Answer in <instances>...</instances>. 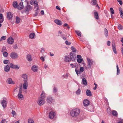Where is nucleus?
<instances>
[{
  "label": "nucleus",
  "instance_id": "f257e3e1",
  "mask_svg": "<svg viewBox=\"0 0 123 123\" xmlns=\"http://www.w3.org/2000/svg\"><path fill=\"white\" fill-rule=\"evenodd\" d=\"M46 97V94L44 91H43L41 95V97L38 98L37 103L39 105H42L45 102V99Z\"/></svg>",
  "mask_w": 123,
  "mask_h": 123
},
{
  "label": "nucleus",
  "instance_id": "f03ea898",
  "mask_svg": "<svg viewBox=\"0 0 123 123\" xmlns=\"http://www.w3.org/2000/svg\"><path fill=\"white\" fill-rule=\"evenodd\" d=\"M74 53L72 52L70 53V55L65 56L64 59L65 61L66 62H69L72 60L73 61H74L76 58V57H74Z\"/></svg>",
  "mask_w": 123,
  "mask_h": 123
},
{
  "label": "nucleus",
  "instance_id": "7ed1b4c3",
  "mask_svg": "<svg viewBox=\"0 0 123 123\" xmlns=\"http://www.w3.org/2000/svg\"><path fill=\"white\" fill-rule=\"evenodd\" d=\"M80 112V110L78 108L74 109L71 111L70 114L73 117H76L78 116Z\"/></svg>",
  "mask_w": 123,
  "mask_h": 123
},
{
  "label": "nucleus",
  "instance_id": "20e7f679",
  "mask_svg": "<svg viewBox=\"0 0 123 123\" xmlns=\"http://www.w3.org/2000/svg\"><path fill=\"white\" fill-rule=\"evenodd\" d=\"M84 69V68L83 67H81L80 69V71L78 69V68H76L75 69V71L76 73L78 75L79 74H80L81 73L83 72Z\"/></svg>",
  "mask_w": 123,
  "mask_h": 123
},
{
  "label": "nucleus",
  "instance_id": "39448f33",
  "mask_svg": "<svg viewBox=\"0 0 123 123\" xmlns=\"http://www.w3.org/2000/svg\"><path fill=\"white\" fill-rule=\"evenodd\" d=\"M87 67L89 69H90L91 68V66L92 64V62L91 60L89 58H87Z\"/></svg>",
  "mask_w": 123,
  "mask_h": 123
},
{
  "label": "nucleus",
  "instance_id": "423d86ee",
  "mask_svg": "<svg viewBox=\"0 0 123 123\" xmlns=\"http://www.w3.org/2000/svg\"><path fill=\"white\" fill-rule=\"evenodd\" d=\"M10 56L12 59H15L18 58V55L16 53L12 52L10 54Z\"/></svg>",
  "mask_w": 123,
  "mask_h": 123
},
{
  "label": "nucleus",
  "instance_id": "0eeeda50",
  "mask_svg": "<svg viewBox=\"0 0 123 123\" xmlns=\"http://www.w3.org/2000/svg\"><path fill=\"white\" fill-rule=\"evenodd\" d=\"M1 103L3 108H6L7 106V102L5 100H3L1 101Z\"/></svg>",
  "mask_w": 123,
  "mask_h": 123
},
{
  "label": "nucleus",
  "instance_id": "6e6552de",
  "mask_svg": "<svg viewBox=\"0 0 123 123\" xmlns=\"http://www.w3.org/2000/svg\"><path fill=\"white\" fill-rule=\"evenodd\" d=\"M7 41L9 44H12L14 42V40L12 37H10L7 40Z\"/></svg>",
  "mask_w": 123,
  "mask_h": 123
},
{
  "label": "nucleus",
  "instance_id": "1a4fd4ad",
  "mask_svg": "<svg viewBox=\"0 0 123 123\" xmlns=\"http://www.w3.org/2000/svg\"><path fill=\"white\" fill-rule=\"evenodd\" d=\"M7 16L8 19H10L12 18L13 14L11 12H8L7 13Z\"/></svg>",
  "mask_w": 123,
  "mask_h": 123
},
{
  "label": "nucleus",
  "instance_id": "9d476101",
  "mask_svg": "<svg viewBox=\"0 0 123 123\" xmlns=\"http://www.w3.org/2000/svg\"><path fill=\"white\" fill-rule=\"evenodd\" d=\"M53 100V97L51 96H49L47 97V101L48 103H50L52 102Z\"/></svg>",
  "mask_w": 123,
  "mask_h": 123
},
{
  "label": "nucleus",
  "instance_id": "9b49d317",
  "mask_svg": "<svg viewBox=\"0 0 123 123\" xmlns=\"http://www.w3.org/2000/svg\"><path fill=\"white\" fill-rule=\"evenodd\" d=\"M32 7L30 5L27 4L26 6L25 9V12H28L31 10L32 9Z\"/></svg>",
  "mask_w": 123,
  "mask_h": 123
},
{
  "label": "nucleus",
  "instance_id": "f8f14e48",
  "mask_svg": "<svg viewBox=\"0 0 123 123\" xmlns=\"http://www.w3.org/2000/svg\"><path fill=\"white\" fill-rule=\"evenodd\" d=\"M90 101L87 99H85L83 102V105L85 106H87L89 105Z\"/></svg>",
  "mask_w": 123,
  "mask_h": 123
},
{
  "label": "nucleus",
  "instance_id": "ddd939ff",
  "mask_svg": "<svg viewBox=\"0 0 123 123\" xmlns=\"http://www.w3.org/2000/svg\"><path fill=\"white\" fill-rule=\"evenodd\" d=\"M6 82L9 84H15V82L13 81L12 79L11 78H8L6 80Z\"/></svg>",
  "mask_w": 123,
  "mask_h": 123
},
{
  "label": "nucleus",
  "instance_id": "4468645a",
  "mask_svg": "<svg viewBox=\"0 0 123 123\" xmlns=\"http://www.w3.org/2000/svg\"><path fill=\"white\" fill-rule=\"evenodd\" d=\"M49 118L50 119H53L54 118V112L51 111L49 113Z\"/></svg>",
  "mask_w": 123,
  "mask_h": 123
},
{
  "label": "nucleus",
  "instance_id": "2eb2a0df",
  "mask_svg": "<svg viewBox=\"0 0 123 123\" xmlns=\"http://www.w3.org/2000/svg\"><path fill=\"white\" fill-rule=\"evenodd\" d=\"M54 22L57 25L60 26L62 24V22L60 20L58 19H56L54 20Z\"/></svg>",
  "mask_w": 123,
  "mask_h": 123
},
{
  "label": "nucleus",
  "instance_id": "dca6fc26",
  "mask_svg": "<svg viewBox=\"0 0 123 123\" xmlns=\"http://www.w3.org/2000/svg\"><path fill=\"white\" fill-rule=\"evenodd\" d=\"M22 77L24 81H27L28 80L27 75L25 74H23L22 75Z\"/></svg>",
  "mask_w": 123,
  "mask_h": 123
},
{
  "label": "nucleus",
  "instance_id": "f3484780",
  "mask_svg": "<svg viewBox=\"0 0 123 123\" xmlns=\"http://www.w3.org/2000/svg\"><path fill=\"white\" fill-rule=\"evenodd\" d=\"M28 85V83L27 81H24L23 84V88L25 89H27Z\"/></svg>",
  "mask_w": 123,
  "mask_h": 123
},
{
  "label": "nucleus",
  "instance_id": "a211bd4d",
  "mask_svg": "<svg viewBox=\"0 0 123 123\" xmlns=\"http://www.w3.org/2000/svg\"><path fill=\"white\" fill-rule=\"evenodd\" d=\"M31 69L33 71L36 72L38 70V67L36 66H33L32 67Z\"/></svg>",
  "mask_w": 123,
  "mask_h": 123
},
{
  "label": "nucleus",
  "instance_id": "6ab92c4d",
  "mask_svg": "<svg viewBox=\"0 0 123 123\" xmlns=\"http://www.w3.org/2000/svg\"><path fill=\"white\" fill-rule=\"evenodd\" d=\"M88 110L89 111L91 112H93L94 111L93 106L92 105L89 106L87 108Z\"/></svg>",
  "mask_w": 123,
  "mask_h": 123
},
{
  "label": "nucleus",
  "instance_id": "aec40b11",
  "mask_svg": "<svg viewBox=\"0 0 123 123\" xmlns=\"http://www.w3.org/2000/svg\"><path fill=\"white\" fill-rule=\"evenodd\" d=\"M23 4V2L22 1H21L20 3L18 6L19 9H21L23 8L24 6Z\"/></svg>",
  "mask_w": 123,
  "mask_h": 123
},
{
  "label": "nucleus",
  "instance_id": "412c9836",
  "mask_svg": "<svg viewBox=\"0 0 123 123\" xmlns=\"http://www.w3.org/2000/svg\"><path fill=\"white\" fill-rule=\"evenodd\" d=\"M10 70V67L8 65L5 66L4 68V70L6 72H9Z\"/></svg>",
  "mask_w": 123,
  "mask_h": 123
},
{
  "label": "nucleus",
  "instance_id": "4be33fe9",
  "mask_svg": "<svg viewBox=\"0 0 123 123\" xmlns=\"http://www.w3.org/2000/svg\"><path fill=\"white\" fill-rule=\"evenodd\" d=\"M86 95L87 96L91 97L92 96V94L91 91L87 89L86 91Z\"/></svg>",
  "mask_w": 123,
  "mask_h": 123
},
{
  "label": "nucleus",
  "instance_id": "5701e85b",
  "mask_svg": "<svg viewBox=\"0 0 123 123\" xmlns=\"http://www.w3.org/2000/svg\"><path fill=\"white\" fill-rule=\"evenodd\" d=\"M112 49L114 53L116 54L117 53V52L116 49V47L114 43L112 44Z\"/></svg>",
  "mask_w": 123,
  "mask_h": 123
},
{
  "label": "nucleus",
  "instance_id": "b1692460",
  "mask_svg": "<svg viewBox=\"0 0 123 123\" xmlns=\"http://www.w3.org/2000/svg\"><path fill=\"white\" fill-rule=\"evenodd\" d=\"M22 93H20V92H19L18 93V98L20 100H22V98L23 97V95L22 94Z\"/></svg>",
  "mask_w": 123,
  "mask_h": 123
},
{
  "label": "nucleus",
  "instance_id": "393cba45",
  "mask_svg": "<svg viewBox=\"0 0 123 123\" xmlns=\"http://www.w3.org/2000/svg\"><path fill=\"white\" fill-rule=\"evenodd\" d=\"M12 5L13 7L15 8H17L18 6V4L17 2L15 1L13 2Z\"/></svg>",
  "mask_w": 123,
  "mask_h": 123
},
{
  "label": "nucleus",
  "instance_id": "a878e982",
  "mask_svg": "<svg viewBox=\"0 0 123 123\" xmlns=\"http://www.w3.org/2000/svg\"><path fill=\"white\" fill-rule=\"evenodd\" d=\"M4 21V18L2 14L0 13V23H2Z\"/></svg>",
  "mask_w": 123,
  "mask_h": 123
},
{
  "label": "nucleus",
  "instance_id": "bb28decb",
  "mask_svg": "<svg viewBox=\"0 0 123 123\" xmlns=\"http://www.w3.org/2000/svg\"><path fill=\"white\" fill-rule=\"evenodd\" d=\"M82 82L83 84L85 86H86L87 85V82L86 79L85 78H83L82 79Z\"/></svg>",
  "mask_w": 123,
  "mask_h": 123
},
{
  "label": "nucleus",
  "instance_id": "cd10ccee",
  "mask_svg": "<svg viewBox=\"0 0 123 123\" xmlns=\"http://www.w3.org/2000/svg\"><path fill=\"white\" fill-rule=\"evenodd\" d=\"M94 15L95 18L97 19L99 18L98 13L97 12H94Z\"/></svg>",
  "mask_w": 123,
  "mask_h": 123
},
{
  "label": "nucleus",
  "instance_id": "c85d7f7f",
  "mask_svg": "<svg viewBox=\"0 0 123 123\" xmlns=\"http://www.w3.org/2000/svg\"><path fill=\"white\" fill-rule=\"evenodd\" d=\"M104 34L106 37H107L108 35V31L107 29L106 28H105L104 31Z\"/></svg>",
  "mask_w": 123,
  "mask_h": 123
},
{
  "label": "nucleus",
  "instance_id": "c756f323",
  "mask_svg": "<svg viewBox=\"0 0 123 123\" xmlns=\"http://www.w3.org/2000/svg\"><path fill=\"white\" fill-rule=\"evenodd\" d=\"M113 115L115 117H117L118 115V113L117 111L114 110H113L112 111Z\"/></svg>",
  "mask_w": 123,
  "mask_h": 123
},
{
  "label": "nucleus",
  "instance_id": "7c9ffc66",
  "mask_svg": "<svg viewBox=\"0 0 123 123\" xmlns=\"http://www.w3.org/2000/svg\"><path fill=\"white\" fill-rule=\"evenodd\" d=\"M27 60L29 61H31L32 60L31 56L30 55H28L27 56Z\"/></svg>",
  "mask_w": 123,
  "mask_h": 123
},
{
  "label": "nucleus",
  "instance_id": "2f4dec72",
  "mask_svg": "<svg viewBox=\"0 0 123 123\" xmlns=\"http://www.w3.org/2000/svg\"><path fill=\"white\" fill-rule=\"evenodd\" d=\"M35 34L33 33H30L29 35V37L30 38L32 39L35 36Z\"/></svg>",
  "mask_w": 123,
  "mask_h": 123
},
{
  "label": "nucleus",
  "instance_id": "473e14b6",
  "mask_svg": "<svg viewBox=\"0 0 123 123\" xmlns=\"http://www.w3.org/2000/svg\"><path fill=\"white\" fill-rule=\"evenodd\" d=\"M16 23L17 24L19 23L20 21V19L19 18L18 16H17L16 17Z\"/></svg>",
  "mask_w": 123,
  "mask_h": 123
},
{
  "label": "nucleus",
  "instance_id": "72a5a7b5",
  "mask_svg": "<svg viewBox=\"0 0 123 123\" xmlns=\"http://www.w3.org/2000/svg\"><path fill=\"white\" fill-rule=\"evenodd\" d=\"M116 67L117 69V74L118 75H119L120 74V70L119 68L118 65L117 64V65Z\"/></svg>",
  "mask_w": 123,
  "mask_h": 123
},
{
  "label": "nucleus",
  "instance_id": "f704fd0d",
  "mask_svg": "<svg viewBox=\"0 0 123 123\" xmlns=\"http://www.w3.org/2000/svg\"><path fill=\"white\" fill-rule=\"evenodd\" d=\"M3 63L4 64H8L10 63V62L8 60H5L3 61Z\"/></svg>",
  "mask_w": 123,
  "mask_h": 123
},
{
  "label": "nucleus",
  "instance_id": "c9c22d12",
  "mask_svg": "<svg viewBox=\"0 0 123 123\" xmlns=\"http://www.w3.org/2000/svg\"><path fill=\"white\" fill-rule=\"evenodd\" d=\"M80 89L79 88L77 91L76 92V94L77 95H79L80 94Z\"/></svg>",
  "mask_w": 123,
  "mask_h": 123
},
{
  "label": "nucleus",
  "instance_id": "e433bc0d",
  "mask_svg": "<svg viewBox=\"0 0 123 123\" xmlns=\"http://www.w3.org/2000/svg\"><path fill=\"white\" fill-rule=\"evenodd\" d=\"M33 4L35 6V8H36V7H37L38 6V5L37 1L36 0L34 1L33 3Z\"/></svg>",
  "mask_w": 123,
  "mask_h": 123
},
{
  "label": "nucleus",
  "instance_id": "4c0bfd02",
  "mask_svg": "<svg viewBox=\"0 0 123 123\" xmlns=\"http://www.w3.org/2000/svg\"><path fill=\"white\" fill-rule=\"evenodd\" d=\"M54 94L55 95H58V93L57 92L58 91V90L57 88L54 87Z\"/></svg>",
  "mask_w": 123,
  "mask_h": 123
},
{
  "label": "nucleus",
  "instance_id": "58836bf2",
  "mask_svg": "<svg viewBox=\"0 0 123 123\" xmlns=\"http://www.w3.org/2000/svg\"><path fill=\"white\" fill-rule=\"evenodd\" d=\"M83 61V59L82 58L77 59V61L79 63H81Z\"/></svg>",
  "mask_w": 123,
  "mask_h": 123
},
{
  "label": "nucleus",
  "instance_id": "ea45409f",
  "mask_svg": "<svg viewBox=\"0 0 123 123\" xmlns=\"http://www.w3.org/2000/svg\"><path fill=\"white\" fill-rule=\"evenodd\" d=\"M3 54L5 57H7L8 55V53L6 52H4L3 53Z\"/></svg>",
  "mask_w": 123,
  "mask_h": 123
},
{
  "label": "nucleus",
  "instance_id": "a19ab883",
  "mask_svg": "<svg viewBox=\"0 0 123 123\" xmlns=\"http://www.w3.org/2000/svg\"><path fill=\"white\" fill-rule=\"evenodd\" d=\"M28 123H34V121L31 118H29L28 120Z\"/></svg>",
  "mask_w": 123,
  "mask_h": 123
},
{
  "label": "nucleus",
  "instance_id": "79ce46f5",
  "mask_svg": "<svg viewBox=\"0 0 123 123\" xmlns=\"http://www.w3.org/2000/svg\"><path fill=\"white\" fill-rule=\"evenodd\" d=\"M107 113L108 114H110L111 113V110L110 108H108L107 110Z\"/></svg>",
  "mask_w": 123,
  "mask_h": 123
},
{
  "label": "nucleus",
  "instance_id": "37998d69",
  "mask_svg": "<svg viewBox=\"0 0 123 123\" xmlns=\"http://www.w3.org/2000/svg\"><path fill=\"white\" fill-rule=\"evenodd\" d=\"M110 11L111 13V14H113L114 13V10L113 9V8L112 7H111L110 8Z\"/></svg>",
  "mask_w": 123,
  "mask_h": 123
},
{
  "label": "nucleus",
  "instance_id": "c03bdc74",
  "mask_svg": "<svg viewBox=\"0 0 123 123\" xmlns=\"http://www.w3.org/2000/svg\"><path fill=\"white\" fill-rule=\"evenodd\" d=\"M13 115V117H14V116L16 115L17 114L13 110H12V112L11 113Z\"/></svg>",
  "mask_w": 123,
  "mask_h": 123
},
{
  "label": "nucleus",
  "instance_id": "a18cd8bd",
  "mask_svg": "<svg viewBox=\"0 0 123 123\" xmlns=\"http://www.w3.org/2000/svg\"><path fill=\"white\" fill-rule=\"evenodd\" d=\"M92 3L94 5H96L97 4L96 0H93L92 1Z\"/></svg>",
  "mask_w": 123,
  "mask_h": 123
},
{
  "label": "nucleus",
  "instance_id": "49530a36",
  "mask_svg": "<svg viewBox=\"0 0 123 123\" xmlns=\"http://www.w3.org/2000/svg\"><path fill=\"white\" fill-rule=\"evenodd\" d=\"M19 66L17 65H15L14 68L13 69H18L19 68Z\"/></svg>",
  "mask_w": 123,
  "mask_h": 123
},
{
  "label": "nucleus",
  "instance_id": "de8ad7c7",
  "mask_svg": "<svg viewBox=\"0 0 123 123\" xmlns=\"http://www.w3.org/2000/svg\"><path fill=\"white\" fill-rule=\"evenodd\" d=\"M75 32L79 36H81V33L80 32L78 31H76Z\"/></svg>",
  "mask_w": 123,
  "mask_h": 123
},
{
  "label": "nucleus",
  "instance_id": "09e8293b",
  "mask_svg": "<svg viewBox=\"0 0 123 123\" xmlns=\"http://www.w3.org/2000/svg\"><path fill=\"white\" fill-rule=\"evenodd\" d=\"M71 49L74 52H75L76 51V49H75L73 46H72L71 47Z\"/></svg>",
  "mask_w": 123,
  "mask_h": 123
},
{
  "label": "nucleus",
  "instance_id": "8fccbe9b",
  "mask_svg": "<svg viewBox=\"0 0 123 123\" xmlns=\"http://www.w3.org/2000/svg\"><path fill=\"white\" fill-rule=\"evenodd\" d=\"M6 39V36H3L1 37V38L0 41H1L2 40H5Z\"/></svg>",
  "mask_w": 123,
  "mask_h": 123
},
{
  "label": "nucleus",
  "instance_id": "3c124183",
  "mask_svg": "<svg viewBox=\"0 0 123 123\" xmlns=\"http://www.w3.org/2000/svg\"><path fill=\"white\" fill-rule=\"evenodd\" d=\"M6 50V49L5 47H3L2 48V49L1 50V51L2 52H4V51H5V50Z\"/></svg>",
  "mask_w": 123,
  "mask_h": 123
},
{
  "label": "nucleus",
  "instance_id": "603ef678",
  "mask_svg": "<svg viewBox=\"0 0 123 123\" xmlns=\"http://www.w3.org/2000/svg\"><path fill=\"white\" fill-rule=\"evenodd\" d=\"M118 28L119 30H122L123 28V27L121 25H119L118 26Z\"/></svg>",
  "mask_w": 123,
  "mask_h": 123
},
{
  "label": "nucleus",
  "instance_id": "864d4df0",
  "mask_svg": "<svg viewBox=\"0 0 123 123\" xmlns=\"http://www.w3.org/2000/svg\"><path fill=\"white\" fill-rule=\"evenodd\" d=\"M15 65H13L12 63H10V66L11 68L13 69L14 68V67Z\"/></svg>",
  "mask_w": 123,
  "mask_h": 123
},
{
  "label": "nucleus",
  "instance_id": "5fc2aeb1",
  "mask_svg": "<svg viewBox=\"0 0 123 123\" xmlns=\"http://www.w3.org/2000/svg\"><path fill=\"white\" fill-rule=\"evenodd\" d=\"M119 13L120 14V13H123L122 9L121 8H119Z\"/></svg>",
  "mask_w": 123,
  "mask_h": 123
},
{
  "label": "nucleus",
  "instance_id": "6e6d98bb",
  "mask_svg": "<svg viewBox=\"0 0 123 123\" xmlns=\"http://www.w3.org/2000/svg\"><path fill=\"white\" fill-rule=\"evenodd\" d=\"M65 43L67 45H69L71 44V43L70 42H68V41L66 40L65 42Z\"/></svg>",
  "mask_w": 123,
  "mask_h": 123
},
{
  "label": "nucleus",
  "instance_id": "4d7b16f0",
  "mask_svg": "<svg viewBox=\"0 0 123 123\" xmlns=\"http://www.w3.org/2000/svg\"><path fill=\"white\" fill-rule=\"evenodd\" d=\"M117 1L121 5H122L123 4V2L121 0H117Z\"/></svg>",
  "mask_w": 123,
  "mask_h": 123
},
{
  "label": "nucleus",
  "instance_id": "13d9d810",
  "mask_svg": "<svg viewBox=\"0 0 123 123\" xmlns=\"http://www.w3.org/2000/svg\"><path fill=\"white\" fill-rule=\"evenodd\" d=\"M4 10L3 8L2 7H0V12H4Z\"/></svg>",
  "mask_w": 123,
  "mask_h": 123
},
{
  "label": "nucleus",
  "instance_id": "bf43d9fd",
  "mask_svg": "<svg viewBox=\"0 0 123 123\" xmlns=\"http://www.w3.org/2000/svg\"><path fill=\"white\" fill-rule=\"evenodd\" d=\"M22 85H21V86H19V92H20H20H22Z\"/></svg>",
  "mask_w": 123,
  "mask_h": 123
},
{
  "label": "nucleus",
  "instance_id": "052dcab7",
  "mask_svg": "<svg viewBox=\"0 0 123 123\" xmlns=\"http://www.w3.org/2000/svg\"><path fill=\"white\" fill-rule=\"evenodd\" d=\"M40 59L43 62L45 60L44 57L42 56L41 57H40Z\"/></svg>",
  "mask_w": 123,
  "mask_h": 123
},
{
  "label": "nucleus",
  "instance_id": "680f3d73",
  "mask_svg": "<svg viewBox=\"0 0 123 123\" xmlns=\"http://www.w3.org/2000/svg\"><path fill=\"white\" fill-rule=\"evenodd\" d=\"M77 59H80L81 58V55H78L77 56Z\"/></svg>",
  "mask_w": 123,
  "mask_h": 123
},
{
  "label": "nucleus",
  "instance_id": "e2e57ef3",
  "mask_svg": "<svg viewBox=\"0 0 123 123\" xmlns=\"http://www.w3.org/2000/svg\"><path fill=\"white\" fill-rule=\"evenodd\" d=\"M111 42L110 41H108L107 42V45L108 46H109L110 45Z\"/></svg>",
  "mask_w": 123,
  "mask_h": 123
},
{
  "label": "nucleus",
  "instance_id": "0e129e2a",
  "mask_svg": "<svg viewBox=\"0 0 123 123\" xmlns=\"http://www.w3.org/2000/svg\"><path fill=\"white\" fill-rule=\"evenodd\" d=\"M68 76V74H66L65 75H63V76L62 77L63 78H66V76L67 77Z\"/></svg>",
  "mask_w": 123,
  "mask_h": 123
},
{
  "label": "nucleus",
  "instance_id": "69168bd1",
  "mask_svg": "<svg viewBox=\"0 0 123 123\" xmlns=\"http://www.w3.org/2000/svg\"><path fill=\"white\" fill-rule=\"evenodd\" d=\"M13 48L14 49H16L18 47L17 44H15V45L14 46Z\"/></svg>",
  "mask_w": 123,
  "mask_h": 123
},
{
  "label": "nucleus",
  "instance_id": "338daca9",
  "mask_svg": "<svg viewBox=\"0 0 123 123\" xmlns=\"http://www.w3.org/2000/svg\"><path fill=\"white\" fill-rule=\"evenodd\" d=\"M74 66L76 68L77 67H78V64L77 63H75L74 64Z\"/></svg>",
  "mask_w": 123,
  "mask_h": 123
},
{
  "label": "nucleus",
  "instance_id": "774afa93",
  "mask_svg": "<svg viewBox=\"0 0 123 123\" xmlns=\"http://www.w3.org/2000/svg\"><path fill=\"white\" fill-rule=\"evenodd\" d=\"M56 8L58 10H61V9L58 6H56Z\"/></svg>",
  "mask_w": 123,
  "mask_h": 123
}]
</instances>
